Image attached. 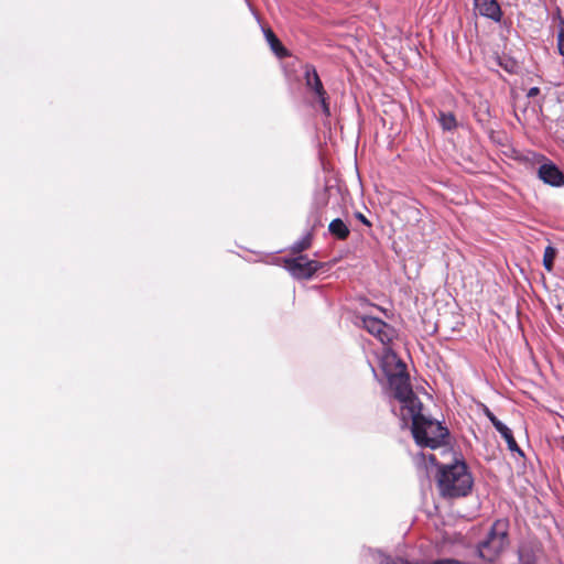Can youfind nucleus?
Instances as JSON below:
<instances>
[{"label": "nucleus", "instance_id": "nucleus-1", "mask_svg": "<svg viewBox=\"0 0 564 564\" xmlns=\"http://www.w3.org/2000/svg\"><path fill=\"white\" fill-rule=\"evenodd\" d=\"M436 485L443 498L457 499L470 494L474 479L466 463L457 460L454 464L438 467Z\"/></svg>", "mask_w": 564, "mask_h": 564}, {"label": "nucleus", "instance_id": "nucleus-2", "mask_svg": "<svg viewBox=\"0 0 564 564\" xmlns=\"http://www.w3.org/2000/svg\"><path fill=\"white\" fill-rule=\"evenodd\" d=\"M410 414L412 416V434L417 445L434 449L446 444L449 433L438 421L427 419L421 413V410H415Z\"/></svg>", "mask_w": 564, "mask_h": 564}, {"label": "nucleus", "instance_id": "nucleus-3", "mask_svg": "<svg viewBox=\"0 0 564 564\" xmlns=\"http://www.w3.org/2000/svg\"><path fill=\"white\" fill-rule=\"evenodd\" d=\"M509 521L507 519L496 520L487 538L478 544V554L481 558L492 562L509 544L508 538Z\"/></svg>", "mask_w": 564, "mask_h": 564}, {"label": "nucleus", "instance_id": "nucleus-4", "mask_svg": "<svg viewBox=\"0 0 564 564\" xmlns=\"http://www.w3.org/2000/svg\"><path fill=\"white\" fill-rule=\"evenodd\" d=\"M398 366L401 369L398 372L388 376V382L393 392V397L401 402L410 413L415 410H422V403L412 390L410 376L405 370V365L399 360Z\"/></svg>", "mask_w": 564, "mask_h": 564}, {"label": "nucleus", "instance_id": "nucleus-5", "mask_svg": "<svg viewBox=\"0 0 564 564\" xmlns=\"http://www.w3.org/2000/svg\"><path fill=\"white\" fill-rule=\"evenodd\" d=\"M284 265L294 278L304 280L312 278L322 268L321 262L308 260L306 256L285 259Z\"/></svg>", "mask_w": 564, "mask_h": 564}, {"label": "nucleus", "instance_id": "nucleus-6", "mask_svg": "<svg viewBox=\"0 0 564 564\" xmlns=\"http://www.w3.org/2000/svg\"><path fill=\"white\" fill-rule=\"evenodd\" d=\"M361 324L369 334L384 346L390 345L395 337V329L380 318L364 316L361 317Z\"/></svg>", "mask_w": 564, "mask_h": 564}, {"label": "nucleus", "instance_id": "nucleus-7", "mask_svg": "<svg viewBox=\"0 0 564 564\" xmlns=\"http://www.w3.org/2000/svg\"><path fill=\"white\" fill-rule=\"evenodd\" d=\"M538 162L541 163L538 169V176L540 180L554 187L564 185V174L552 161L546 159L544 155H539Z\"/></svg>", "mask_w": 564, "mask_h": 564}, {"label": "nucleus", "instance_id": "nucleus-8", "mask_svg": "<svg viewBox=\"0 0 564 564\" xmlns=\"http://www.w3.org/2000/svg\"><path fill=\"white\" fill-rule=\"evenodd\" d=\"M304 80L308 89H311L316 96L326 95V90L316 70V67L312 64H305L304 67Z\"/></svg>", "mask_w": 564, "mask_h": 564}, {"label": "nucleus", "instance_id": "nucleus-9", "mask_svg": "<svg viewBox=\"0 0 564 564\" xmlns=\"http://www.w3.org/2000/svg\"><path fill=\"white\" fill-rule=\"evenodd\" d=\"M476 9L482 17L499 22L502 18V11L497 0H474Z\"/></svg>", "mask_w": 564, "mask_h": 564}, {"label": "nucleus", "instance_id": "nucleus-10", "mask_svg": "<svg viewBox=\"0 0 564 564\" xmlns=\"http://www.w3.org/2000/svg\"><path fill=\"white\" fill-rule=\"evenodd\" d=\"M263 33L271 51L279 58H285L291 56L290 51L282 44V42L279 40V37L275 35L271 28L263 29Z\"/></svg>", "mask_w": 564, "mask_h": 564}, {"label": "nucleus", "instance_id": "nucleus-11", "mask_svg": "<svg viewBox=\"0 0 564 564\" xmlns=\"http://www.w3.org/2000/svg\"><path fill=\"white\" fill-rule=\"evenodd\" d=\"M328 231H329L330 236H333L334 238L341 240V241L348 239V237L350 235L349 227L340 218H335L329 223Z\"/></svg>", "mask_w": 564, "mask_h": 564}, {"label": "nucleus", "instance_id": "nucleus-12", "mask_svg": "<svg viewBox=\"0 0 564 564\" xmlns=\"http://www.w3.org/2000/svg\"><path fill=\"white\" fill-rule=\"evenodd\" d=\"M380 564H427L425 562H415V563H411L409 561H405L403 558H393L391 556H384ZM429 564H464L463 562L460 561H457V560H452V558H445V560H438V561H434L432 563H429Z\"/></svg>", "mask_w": 564, "mask_h": 564}, {"label": "nucleus", "instance_id": "nucleus-13", "mask_svg": "<svg viewBox=\"0 0 564 564\" xmlns=\"http://www.w3.org/2000/svg\"><path fill=\"white\" fill-rule=\"evenodd\" d=\"M500 434L501 436L505 438V441L507 442V445H508V449L511 451V452H517L519 453L521 456H523V452L520 449V447L518 446V443L517 441L514 440L513 437V434L511 432V430L502 424L500 426H498V429H496Z\"/></svg>", "mask_w": 564, "mask_h": 564}, {"label": "nucleus", "instance_id": "nucleus-14", "mask_svg": "<svg viewBox=\"0 0 564 564\" xmlns=\"http://www.w3.org/2000/svg\"><path fill=\"white\" fill-rule=\"evenodd\" d=\"M438 122L445 131H452L457 127V120L453 112L440 111Z\"/></svg>", "mask_w": 564, "mask_h": 564}, {"label": "nucleus", "instance_id": "nucleus-15", "mask_svg": "<svg viewBox=\"0 0 564 564\" xmlns=\"http://www.w3.org/2000/svg\"><path fill=\"white\" fill-rule=\"evenodd\" d=\"M556 254H557V250L549 245L545 249H544V254H543V265L545 268V270L547 272H552L553 271V267H554V260L556 258Z\"/></svg>", "mask_w": 564, "mask_h": 564}, {"label": "nucleus", "instance_id": "nucleus-16", "mask_svg": "<svg viewBox=\"0 0 564 564\" xmlns=\"http://www.w3.org/2000/svg\"><path fill=\"white\" fill-rule=\"evenodd\" d=\"M313 236L312 234H307L304 236L301 240L296 241L292 248L291 251L294 254L301 253L304 250H307L312 245Z\"/></svg>", "mask_w": 564, "mask_h": 564}, {"label": "nucleus", "instance_id": "nucleus-17", "mask_svg": "<svg viewBox=\"0 0 564 564\" xmlns=\"http://www.w3.org/2000/svg\"><path fill=\"white\" fill-rule=\"evenodd\" d=\"M557 50H558V53L562 56H564V20H561V22L558 24Z\"/></svg>", "mask_w": 564, "mask_h": 564}, {"label": "nucleus", "instance_id": "nucleus-18", "mask_svg": "<svg viewBox=\"0 0 564 564\" xmlns=\"http://www.w3.org/2000/svg\"><path fill=\"white\" fill-rule=\"evenodd\" d=\"M318 101L321 102V106H322V109H323V112L326 115V116H329L330 115V110H329V104L327 101L328 99V96L327 94L326 95H323V96H316Z\"/></svg>", "mask_w": 564, "mask_h": 564}, {"label": "nucleus", "instance_id": "nucleus-19", "mask_svg": "<svg viewBox=\"0 0 564 564\" xmlns=\"http://www.w3.org/2000/svg\"><path fill=\"white\" fill-rule=\"evenodd\" d=\"M485 413H486L487 417L490 420V422L492 423V425L495 426V429H498V426L503 424L500 420L497 419V416L489 409H486Z\"/></svg>", "mask_w": 564, "mask_h": 564}, {"label": "nucleus", "instance_id": "nucleus-20", "mask_svg": "<svg viewBox=\"0 0 564 564\" xmlns=\"http://www.w3.org/2000/svg\"><path fill=\"white\" fill-rule=\"evenodd\" d=\"M355 217H356L359 221H361L364 225H366L367 227H371V226H372L371 221H370V220H369V219H368V218H367L362 213H359V212H358V213H356V214H355Z\"/></svg>", "mask_w": 564, "mask_h": 564}, {"label": "nucleus", "instance_id": "nucleus-21", "mask_svg": "<svg viewBox=\"0 0 564 564\" xmlns=\"http://www.w3.org/2000/svg\"><path fill=\"white\" fill-rule=\"evenodd\" d=\"M540 94V88L539 87H532L528 90L527 93V97L528 98H533L535 96H538Z\"/></svg>", "mask_w": 564, "mask_h": 564}, {"label": "nucleus", "instance_id": "nucleus-22", "mask_svg": "<svg viewBox=\"0 0 564 564\" xmlns=\"http://www.w3.org/2000/svg\"><path fill=\"white\" fill-rule=\"evenodd\" d=\"M430 459H431V462H435V459H436V458H435V456H434V455H431V456H430Z\"/></svg>", "mask_w": 564, "mask_h": 564}]
</instances>
